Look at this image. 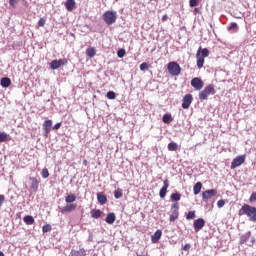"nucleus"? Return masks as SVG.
<instances>
[{"label":"nucleus","instance_id":"obj_1","mask_svg":"<svg viewBox=\"0 0 256 256\" xmlns=\"http://www.w3.org/2000/svg\"><path fill=\"white\" fill-rule=\"evenodd\" d=\"M238 215L239 217L247 215L251 221L256 222V207L249 204H244L238 211Z\"/></svg>","mask_w":256,"mask_h":256},{"label":"nucleus","instance_id":"obj_2","mask_svg":"<svg viewBox=\"0 0 256 256\" xmlns=\"http://www.w3.org/2000/svg\"><path fill=\"white\" fill-rule=\"evenodd\" d=\"M102 18L106 25H113L117 21V12L108 10L103 14Z\"/></svg>","mask_w":256,"mask_h":256},{"label":"nucleus","instance_id":"obj_3","mask_svg":"<svg viewBox=\"0 0 256 256\" xmlns=\"http://www.w3.org/2000/svg\"><path fill=\"white\" fill-rule=\"evenodd\" d=\"M215 93V86H213V84H210L199 93V99L200 101H205L208 99L209 95H215Z\"/></svg>","mask_w":256,"mask_h":256},{"label":"nucleus","instance_id":"obj_4","mask_svg":"<svg viewBox=\"0 0 256 256\" xmlns=\"http://www.w3.org/2000/svg\"><path fill=\"white\" fill-rule=\"evenodd\" d=\"M167 69L170 75H172L173 77L181 75V66L175 61L169 62L167 65Z\"/></svg>","mask_w":256,"mask_h":256},{"label":"nucleus","instance_id":"obj_5","mask_svg":"<svg viewBox=\"0 0 256 256\" xmlns=\"http://www.w3.org/2000/svg\"><path fill=\"white\" fill-rule=\"evenodd\" d=\"M204 85H205V83L199 77L193 78L191 80V86L194 87V89L196 91H201V89H203Z\"/></svg>","mask_w":256,"mask_h":256},{"label":"nucleus","instance_id":"obj_6","mask_svg":"<svg viewBox=\"0 0 256 256\" xmlns=\"http://www.w3.org/2000/svg\"><path fill=\"white\" fill-rule=\"evenodd\" d=\"M30 189L34 193H37L39 191V183H41V179H38L37 177H30Z\"/></svg>","mask_w":256,"mask_h":256},{"label":"nucleus","instance_id":"obj_7","mask_svg":"<svg viewBox=\"0 0 256 256\" xmlns=\"http://www.w3.org/2000/svg\"><path fill=\"white\" fill-rule=\"evenodd\" d=\"M193 103V95L186 94L182 99V109H189Z\"/></svg>","mask_w":256,"mask_h":256},{"label":"nucleus","instance_id":"obj_8","mask_svg":"<svg viewBox=\"0 0 256 256\" xmlns=\"http://www.w3.org/2000/svg\"><path fill=\"white\" fill-rule=\"evenodd\" d=\"M193 227H194V231L196 233H199V231H201V229H203V227H205V220L203 218L196 219L194 221Z\"/></svg>","mask_w":256,"mask_h":256},{"label":"nucleus","instance_id":"obj_9","mask_svg":"<svg viewBox=\"0 0 256 256\" xmlns=\"http://www.w3.org/2000/svg\"><path fill=\"white\" fill-rule=\"evenodd\" d=\"M51 127H53V121L46 120L43 123V129H44V136L47 137L49 133H51Z\"/></svg>","mask_w":256,"mask_h":256},{"label":"nucleus","instance_id":"obj_10","mask_svg":"<svg viewBox=\"0 0 256 256\" xmlns=\"http://www.w3.org/2000/svg\"><path fill=\"white\" fill-rule=\"evenodd\" d=\"M77 209V203L67 204L61 210V213H71Z\"/></svg>","mask_w":256,"mask_h":256},{"label":"nucleus","instance_id":"obj_11","mask_svg":"<svg viewBox=\"0 0 256 256\" xmlns=\"http://www.w3.org/2000/svg\"><path fill=\"white\" fill-rule=\"evenodd\" d=\"M167 189H169V180H164V186L160 189L159 195L161 199H165L167 195Z\"/></svg>","mask_w":256,"mask_h":256},{"label":"nucleus","instance_id":"obj_12","mask_svg":"<svg viewBox=\"0 0 256 256\" xmlns=\"http://www.w3.org/2000/svg\"><path fill=\"white\" fill-rule=\"evenodd\" d=\"M215 195H217V190L210 189V190H206L202 193V198L203 199H211V197H215Z\"/></svg>","mask_w":256,"mask_h":256},{"label":"nucleus","instance_id":"obj_13","mask_svg":"<svg viewBox=\"0 0 256 256\" xmlns=\"http://www.w3.org/2000/svg\"><path fill=\"white\" fill-rule=\"evenodd\" d=\"M163 235V231L157 230L152 236L151 241L152 243H159V239H161V236Z\"/></svg>","mask_w":256,"mask_h":256},{"label":"nucleus","instance_id":"obj_14","mask_svg":"<svg viewBox=\"0 0 256 256\" xmlns=\"http://www.w3.org/2000/svg\"><path fill=\"white\" fill-rule=\"evenodd\" d=\"M0 85L1 87H3L4 89H7V87H11V78L9 77H3L0 80Z\"/></svg>","mask_w":256,"mask_h":256},{"label":"nucleus","instance_id":"obj_15","mask_svg":"<svg viewBox=\"0 0 256 256\" xmlns=\"http://www.w3.org/2000/svg\"><path fill=\"white\" fill-rule=\"evenodd\" d=\"M97 200L100 205H105L107 203V196L103 192L97 193Z\"/></svg>","mask_w":256,"mask_h":256},{"label":"nucleus","instance_id":"obj_16","mask_svg":"<svg viewBox=\"0 0 256 256\" xmlns=\"http://www.w3.org/2000/svg\"><path fill=\"white\" fill-rule=\"evenodd\" d=\"M196 58L198 69H203V65L205 64V58L201 57V54H199V52L196 53Z\"/></svg>","mask_w":256,"mask_h":256},{"label":"nucleus","instance_id":"obj_17","mask_svg":"<svg viewBox=\"0 0 256 256\" xmlns=\"http://www.w3.org/2000/svg\"><path fill=\"white\" fill-rule=\"evenodd\" d=\"M197 53H199L200 57L205 59V57H209V49L207 48H199Z\"/></svg>","mask_w":256,"mask_h":256},{"label":"nucleus","instance_id":"obj_18","mask_svg":"<svg viewBox=\"0 0 256 256\" xmlns=\"http://www.w3.org/2000/svg\"><path fill=\"white\" fill-rule=\"evenodd\" d=\"M67 11H73L75 9V0H67L65 3Z\"/></svg>","mask_w":256,"mask_h":256},{"label":"nucleus","instance_id":"obj_19","mask_svg":"<svg viewBox=\"0 0 256 256\" xmlns=\"http://www.w3.org/2000/svg\"><path fill=\"white\" fill-rule=\"evenodd\" d=\"M202 187H203V184L201 182H197L193 187L194 195H199L201 193Z\"/></svg>","mask_w":256,"mask_h":256},{"label":"nucleus","instance_id":"obj_20","mask_svg":"<svg viewBox=\"0 0 256 256\" xmlns=\"http://www.w3.org/2000/svg\"><path fill=\"white\" fill-rule=\"evenodd\" d=\"M115 213H109L106 217V223H108V225H113L115 223Z\"/></svg>","mask_w":256,"mask_h":256},{"label":"nucleus","instance_id":"obj_21","mask_svg":"<svg viewBox=\"0 0 256 256\" xmlns=\"http://www.w3.org/2000/svg\"><path fill=\"white\" fill-rule=\"evenodd\" d=\"M69 256H85V249L71 250Z\"/></svg>","mask_w":256,"mask_h":256},{"label":"nucleus","instance_id":"obj_22","mask_svg":"<svg viewBox=\"0 0 256 256\" xmlns=\"http://www.w3.org/2000/svg\"><path fill=\"white\" fill-rule=\"evenodd\" d=\"M65 201L68 204L75 203V201H77V196H75V194H70V195L65 197Z\"/></svg>","mask_w":256,"mask_h":256},{"label":"nucleus","instance_id":"obj_23","mask_svg":"<svg viewBox=\"0 0 256 256\" xmlns=\"http://www.w3.org/2000/svg\"><path fill=\"white\" fill-rule=\"evenodd\" d=\"M103 212H101V210L99 209H94L91 211V218L92 219H99V217H101Z\"/></svg>","mask_w":256,"mask_h":256},{"label":"nucleus","instance_id":"obj_24","mask_svg":"<svg viewBox=\"0 0 256 256\" xmlns=\"http://www.w3.org/2000/svg\"><path fill=\"white\" fill-rule=\"evenodd\" d=\"M23 221L26 223V225H33V223H35V218H33L31 215H28L23 218Z\"/></svg>","mask_w":256,"mask_h":256},{"label":"nucleus","instance_id":"obj_25","mask_svg":"<svg viewBox=\"0 0 256 256\" xmlns=\"http://www.w3.org/2000/svg\"><path fill=\"white\" fill-rule=\"evenodd\" d=\"M162 121L165 124H169L173 121V117L171 116V114H164L162 117Z\"/></svg>","mask_w":256,"mask_h":256},{"label":"nucleus","instance_id":"obj_26","mask_svg":"<svg viewBox=\"0 0 256 256\" xmlns=\"http://www.w3.org/2000/svg\"><path fill=\"white\" fill-rule=\"evenodd\" d=\"M170 221H177V219H179V211L177 210H173L172 214L170 215Z\"/></svg>","mask_w":256,"mask_h":256},{"label":"nucleus","instance_id":"obj_27","mask_svg":"<svg viewBox=\"0 0 256 256\" xmlns=\"http://www.w3.org/2000/svg\"><path fill=\"white\" fill-rule=\"evenodd\" d=\"M114 197L115 199H121V197H123V190L121 188H117L114 191Z\"/></svg>","mask_w":256,"mask_h":256},{"label":"nucleus","instance_id":"obj_28","mask_svg":"<svg viewBox=\"0 0 256 256\" xmlns=\"http://www.w3.org/2000/svg\"><path fill=\"white\" fill-rule=\"evenodd\" d=\"M179 149V146L175 142H171L168 144V151H177Z\"/></svg>","mask_w":256,"mask_h":256},{"label":"nucleus","instance_id":"obj_29","mask_svg":"<svg viewBox=\"0 0 256 256\" xmlns=\"http://www.w3.org/2000/svg\"><path fill=\"white\" fill-rule=\"evenodd\" d=\"M170 198L172 201H181V194L180 193H172Z\"/></svg>","mask_w":256,"mask_h":256},{"label":"nucleus","instance_id":"obj_30","mask_svg":"<svg viewBox=\"0 0 256 256\" xmlns=\"http://www.w3.org/2000/svg\"><path fill=\"white\" fill-rule=\"evenodd\" d=\"M86 55L90 58L95 57V48H88L86 50Z\"/></svg>","mask_w":256,"mask_h":256},{"label":"nucleus","instance_id":"obj_31","mask_svg":"<svg viewBox=\"0 0 256 256\" xmlns=\"http://www.w3.org/2000/svg\"><path fill=\"white\" fill-rule=\"evenodd\" d=\"M106 97H107V99L113 100V99H116L117 94L114 91H108L106 94Z\"/></svg>","mask_w":256,"mask_h":256},{"label":"nucleus","instance_id":"obj_32","mask_svg":"<svg viewBox=\"0 0 256 256\" xmlns=\"http://www.w3.org/2000/svg\"><path fill=\"white\" fill-rule=\"evenodd\" d=\"M125 55H126L125 49L121 48L117 51V57H119V59H123Z\"/></svg>","mask_w":256,"mask_h":256},{"label":"nucleus","instance_id":"obj_33","mask_svg":"<svg viewBox=\"0 0 256 256\" xmlns=\"http://www.w3.org/2000/svg\"><path fill=\"white\" fill-rule=\"evenodd\" d=\"M196 217V214H195V211H189L187 214H186V219L188 221H190V219H195Z\"/></svg>","mask_w":256,"mask_h":256},{"label":"nucleus","instance_id":"obj_34","mask_svg":"<svg viewBox=\"0 0 256 256\" xmlns=\"http://www.w3.org/2000/svg\"><path fill=\"white\" fill-rule=\"evenodd\" d=\"M7 133L5 132H0V143H5V141H7Z\"/></svg>","mask_w":256,"mask_h":256},{"label":"nucleus","instance_id":"obj_35","mask_svg":"<svg viewBox=\"0 0 256 256\" xmlns=\"http://www.w3.org/2000/svg\"><path fill=\"white\" fill-rule=\"evenodd\" d=\"M51 69L55 70V69H59V62L57 60H53L50 64Z\"/></svg>","mask_w":256,"mask_h":256},{"label":"nucleus","instance_id":"obj_36","mask_svg":"<svg viewBox=\"0 0 256 256\" xmlns=\"http://www.w3.org/2000/svg\"><path fill=\"white\" fill-rule=\"evenodd\" d=\"M243 161H233L231 165V169H235L237 167H240V165H243Z\"/></svg>","mask_w":256,"mask_h":256},{"label":"nucleus","instance_id":"obj_37","mask_svg":"<svg viewBox=\"0 0 256 256\" xmlns=\"http://www.w3.org/2000/svg\"><path fill=\"white\" fill-rule=\"evenodd\" d=\"M140 71H149V64H147V62H143L140 65Z\"/></svg>","mask_w":256,"mask_h":256},{"label":"nucleus","instance_id":"obj_38","mask_svg":"<svg viewBox=\"0 0 256 256\" xmlns=\"http://www.w3.org/2000/svg\"><path fill=\"white\" fill-rule=\"evenodd\" d=\"M41 175L43 179H47L49 177V170L47 168H44L41 172Z\"/></svg>","mask_w":256,"mask_h":256},{"label":"nucleus","instance_id":"obj_39","mask_svg":"<svg viewBox=\"0 0 256 256\" xmlns=\"http://www.w3.org/2000/svg\"><path fill=\"white\" fill-rule=\"evenodd\" d=\"M51 229H52L51 226L49 224H46L43 226L42 231H43V233H49V231H51Z\"/></svg>","mask_w":256,"mask_h":256},{"label":"nucleus","instance_id":"obj_40","mask_svg":"<svg viewBox=\"0 0 256 256\" xmlns=\"http://www.w3.org/2000/svg\"><path fill=\"white\" fill-rule=\"evenodd\" d=\"M189 5L190 7H197V5H199V0H190Z\"/></svg>","mask_w":256,"mask_h":256},{"label":"nucleus","instance_id":"obj_41","mask_svg":"<svg viewBox=\"0 0 256 256\" xmlns=\"http://www.w3.org/2000/svg\"><path fill=\"white\" fill-rule=\"evenodd\" d=\"M45 18H40L38 21V27H45Z\"/></svg>","mask_w":256,"mask_h":256},{"label":"nucleus","instance_id":"obj_42","mask_svg":"<svg viewBox=\"0 0 256 256\" xmlns=\"http://www.w3.org/2000/svg\"><path fill=\"white\" fill-rule=\"evenodd\" d=\"M57 61H58L59 67H62V65H67V59H59Z\"/></svg>","mask_w":256,"mask_h":256},{"label":"nucleus","instance_id":"obj_43","mask_svg":"<svg viewBox=\"0 0 256 256\" xmlns=\"http://www.w3.org/2000/svg\"><path fill=\"white\" fill-rule=\"evenodd\" d=\"M245 159H246L245 155H240L234 158L233 161H245Z\"/></svg>","mask_w":256,"mask_h":256},{"label":"nucleus","instance_id":"obj_44","mask_svg":"<svg viewBox=\"0 0 256 256\" xmlns=\"http://www.w3.org/2000/svg\"><path fill=\"white\" fill-rule=\"evenodd\" d=\"M250 203H255L256 201V192L252 193L249 198Z\"/></svg>","mask_w":256,"mask_h":256},{"label":"nucleus","instance_id":"obj_45","mask_svg":"<svg viewBox=\"0 0 256 256\" xmlns=\"http://www.w3.org/2000/svg\"><path fill=\"white\" fill-rule=\"evenodd\" d=\"M229 31L233 30V29H237V23L232 22L230 23V26L228 27Z\"/></svg>","mask_w":256,"mask_h":256},{"label":"nucleus","instance_id":"obj_46","mask_svg":"<svg viewBox=\"0 0 256 256\" xmlns=\"http://www.w3.org/2000/svg\"><path fill=\"white\" fill-rule=\"evenodd\" d=\"M225 206V200H219L217 202V207H219V209H221V207H224Z\"/></svg>","mask_w":256,"mask_h":256},{"label":"nucleus","instance_id":"obj_47","mask_svg":"<svg viewBox=\"0 0 256 256\" xmlns=\"http://www.w3.org/2000/svg\"><path fill=\"white\" fill-rule=\"evenodd\" d=\"M54 131H58V129H61V122L56 123L53 128Z\"/></svg>","mask_w":256,"mask_h":256},{"label":"nucleus","instance_id":"obj_48","mask_svg":"<svg viewBox=\"0 0 256 256\" xmlns=\"http://www.w3.org/2000/svg\"><path fill=\"white\" fill-rule=\"evenodd\" d=\"M171 209H174V211H179V203H174L172 206H171Z\"/></svg>","mask_w":256,"mask_h":256},{"label":"nucleus","instance_id":"obj_49","mask_svg":"<svg viewBox=\"0 0 256 256\" xmlns=\"http://www.w3.org/2000/svg\"><path fill=\"white\" fill-rule=\"evenodd\" d=\"M5 203V195L0 194V207Z\"/></svg>","mask_w":256,"mask_h":256},{"label":"nucleus","instance_id":"obj_50","mask_svg":"<svg viewBox=\"0 0 256 256\" xmlns=\"http://www.w3.org/2000/svg\"><path fill=\"white\" fill-rule=\"evenodd\" d=\"M19 0H9V5H11V7H15V3H18Z\"/></svg>","mask_w":256,"mask_h":256},{"label":"nucleus","instance_id":"obj_51","mask_svg":"<svg viewBox=\"0 0 256 256\" xmlns=\"http://www.w3.org/2000/svg\"><path fill=\"white\" fill-rule=\"evenodd\" d=\"M191 249V244H185L183 247V251H189Z\"/></svg>","mask_w":256,"mask_h":256},{"label":"nucleus","instance_id":"obj_52","mask_svg":"<svg viewBox=\"0 0 256 256\" xmlns=\"http://www.w3.org/2000/svg\"><path fill=\"white\" fill-rule=\"evenodd\" d=\"M167 19H169V16L167 14L163 15L162 21H167Z\"/></svg>","mask_w":256,"mask_h":256},{"label":"nucleus","instance_id":"obj_53","mask_svg":"<svg viewBox=\"0 0 256 256\" xmlns=\"http://www.w3.org/2000/svg\"><path fill=\"white\" fill-rule=\"evenodd\" d=\"M199 11H200L199 8H195V9H194V12H195V13H199Z\"/></svg>","mask_w":256,"mask_h":256},{"label":"nucleus","instance_id":"obj_54","mask_svg":"<svg viewBox=\"0 0 256 256\" xmlns=\"http://www.w3.org/2000/svg\"><path fill=\"white\" fill-rule=\"evenodd\" d=\"M0 256H5V254L2 251H0Z\"/></svg>","mask_w":256,"mask_h":256}]
</instances>
